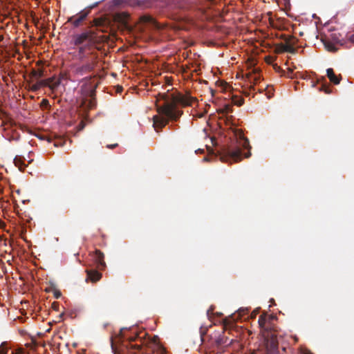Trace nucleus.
Listing matches in <instances>:
<instances>
[{
  "instance_id": "nucleus-1",
  "label": "nucleus",
  "mask_w": 354,
  "mask_h": 354,
  "mask_svg": "<svg viewBox=\"0 0 354 354\" xmlns=\"http://www.w3.org/2000/svg\"><path fill=\"white\" fill-rule=\"evenodd\" d=\"M158 96V101H163V104H156L158 115L153 117V127L157 132L159 129L165 127L169 120H176L181 115L182 112L176 109V104L190 106L194 101V98L188 95L160 93Z\"/></svg>"
},
{
  "instance_id": "nucleus-2",
  "label": "nucleus",
  "mask_w": 354,
  "mask_h": 354,
  "mask_svg": "<svg viewBox=\"0 0 354 354\" xmlns=\"http://www.w3.org/2000/svg\"><path fill=\"white\" fill-rule=\"evenodd\" d=\"M250 149L249 140L240 129L234 128L231 131L230 142L223 147L220 158L223 162H239L250 156Z\"/></svg>"
},
{
  "instance_id": "nucleus-3",
  "label": "nucleus",
  "mask_w": 354,
  "mask_h": 354,
  "mask_svg": "<svg viewBox=\"0 0 354 354\" xmlns=\"http://www.w3.org/2000/svg\"><path fill=\"white\" fill-rule=\"evenodd\" d=\"M72 41L76 46V57L79 61L84 62L92 55H95L97 57V55L95 52L97 39L93 32L85 31L75 35L73 37Z\"/></svg>"
},
{
  "instance_id": "nucleus-4",
  "label": "nucleus",
  "mask_w": 354,
  "mask_h": 354,
  "mask_svg": "<svg viewBox=\"0 0 354 354\" xmlns=\"http://www.w3.org/2000/svg\"><path fill=\"white\" fill-rule=\"evenodd\" d=\"M97 59L95 55L87 58L84 62H82L84 63L82 65L75 67V73L79 75H84L92 71L95 66Z\"/></svg>"
},
{
  "instance_id": "nucleus-5",
  "label": "nucleus",
  "mask_w": 354,
  "mask_h": 354,
  "mask_svg": "<svg viewBox=\"0 0 354 354\" xmlns=\"http://www.w3.org/2000/svg\"><path fill=\"white\" fill-rule=\"evenodd\" d=\"M100 1H97L93 4L88 6V10H81L76 16H72L68 17V22L72 23L74 27H78L80 24L86 18L91 9L96 7Z\"/></svg>"
},
{
  "instance_id": "nucleus-6",
  "label": "nucleus",
  "mask_w": 354,
  "mask_h": 354,
  "mask_svg": "<svg viewBox=\"0 0 354 354\" xmlns=\"http://www.w3.org/2000/svg\"><path fill=\"white\" fill-rule=\"evenodd\" d=\"M331 39L330 38L326 37L322 39V41L325 46V48L330 52H335L337 48L335 47L336 44L339 43V40L337 38L335 34H332Z\"/></svg>"
},
{
  "instance_id": "nucleus-7",
  "label": "nucleus",
  "mask_w": 354,
  "mask_h": 354,
  "mask_svg": "<svg viewBox=\"0 0 354 354\" xmlns=\"http://www.w3.org/2000/svg\"><path fill=\"white\" fill-rule=\"evenodd\" d=\"M93 259L95 261L98 269H104L106 267V263L104 261V254L100 250H96L93 254Z\"/></svg>"
},
{
  "instance_id": "nucleus-8",
  "label": "nucleus",
  "mask_w": 354,
  "mask_h": 354,
  "mask_svg": "<svg viewBox=\"0 0 354 354\" xmlns=\"http://www.w3.org/2000/svg\"><path fill=\"white\" fill-rule=\"evenodd\" d=\"M127 330V328H122L118 334L117 335V337L120 339V340H122V339H127L129 342H133L134 340L136 339V338H140L139 335L136 333V332H133V335H127L124 331Z\"/></svg>"
},
{
  "instance_id": "nucleus-9",
  "label": "nucleus",
  "mask_w": 354,
  "mask_h": 354,
  "mask_svg": "<svg viewBox=\"0 0 354 354\" xmlns=\"http://www.w3.org/2000/svg\"><path fill=\"white\" fill-rule=\"evenodd\" d=\"M165 5L169 8H184L185 6V0H165Z\"/></svg>"
},
{
  "instance_id": "nucleus-10",
  "label": "nucleus",
  "mask_w": 354,
  "mask_h": 354,
  "mask_svg": "<svg viewBox=\"0 0 354 354\" xmlns=\"http://www.w3.org/2000/svg\"><path fill=\"white\" fill-rule=\"evenodd\" d=\"M144 21L146 25L149 26L151 28L159 29L160 28V24L156 21L152 17L147 16L144 17Z\"/></svg>"
},
{
  "instance_id": "nucleus-11",
  "label": "nucleus",
  "mask_w": 354,
  "mask_h": 354,
  "mask_svg": "<svg viewBox=\"0 0 354 354\" xmlns=\"http://www.w3.org/2000/svg\"><path fill=\"white\" fill-rule=\"evenodd\" d=\"M326 75L329 78L330 81L335 84H338L340 82V79L336 76L334 73L333 68H328L326 70Z\"/></svg>"
},
{
  "instance_id": "nucleus-12",
  "label": "nucleus",
  "mask_w": 354,
  "mask_h": 354,
  "mask_svg": "<svg viewBox=\"0 0 354 354\" xmlns=\"http://www.w3.org/2000/svg\"><path fill=\"white\" fill-rule=\"evenodd\" d=\"M88 277L93 282L97 281L102 277V274L96 270L87 271Z\"/></svg>"
},
{
  "instance_id": "nucleus-13",
  "label": "nucleus",
  "mask_w": 354,
  "mask_h": 354,
  "mask_svg": "<svg viewBox=\"0 0 354 354\" xmlns=\"http://www.w3.org/2000/svg\"><path fill=\"white\" fill-rule=\"evenodd\" d=\"M4 136L9 141H12V140L17 141L19 140V134L18 133L14 132V131L11 132V131H6L5 132Z\"/></svg>"
},
{
  "instance_id": "nucleus-14",
  "label": "nucleus",
  "mask_w": 354,
  "mask_h": 354,
  "mask_svg": "<svg viewBox=\"0 0 354 354\" xmlns=\"http://www.w3.org/2000/svg\"><path fill=\"white\" fill-rule=\"evenodd\" d=\"M49 88L52 91H55L57 88V87L61 84V79H56L55 77H50L49 78Z\"/></svg>"
},
{
  "instance_id": "nucleus-15",
  "label": "nucleus",
  "mask_w": 354,
  "mask_h": 354,
  "mask_svg": "<svg viewBox=\"0 0 354 354\" xmlns=\"http://www.w3.org/2000/svg\"><path fill=\"white\" fill-rule=\"evenodd\" d=\"M15 165L19 168L20 170H23V167H26V165H25L23 161L21 160V158H19L17 157H15L14 159Z\"/></svg>"
},
{
  "instance_id": "nucleus-16",
  "label": "nucleus",
  "mask_w": 354,
  "mask_h": 354,
  "mask_svg": "<svg viewBox=\"0 0 354 354\" xmlns=\"http://www.w3.org/2000/svg\"><path fill=\"white\" fill-rule=\"evenodd\" d=\"M232 102L234 105L239 106L243 104V99L237 96H234L232 98Z\"/></svg>"
},
{
  "instance_id": "nucleus-17",
  "label": "nucleus",
  "mask_w": 354,
  "mask_h": 354,
  "mask_svg": "<svg viewBox=\"0 0 354 354\" xmlns=\"http://www.w3.org/2000/svg\"><path fill=\"white\" fill-rule=\"evenodd\" d=\"M284 50L287 52L295 53V48L293 47V46L290 44V41H288L284 47Z\"/></svg>"
},
{
  "instance_id": "nucleus-18",
  "label": "nucleus",
  "mask_w": 354,
  "mask_h": 354,
  "mask_svg": "<svg viewBox=\"0 0 354 354\" xmlns=\"http://www.w3.org/2000/svg\"><path fill=\"white\" fill-rule=\"evenodd\" d=\"M37 82H38L40 88L42 86H48L49 87V82H50L49 78L46 79V80H39V81H37Z\"/></svg>"
},
{
  "instance_id": "nucleus-19",
  "label": "nucleus",
  "mask_w": 354,
  "mask_h": 354,
  "mask_svg": "<svg viewBox=\"0 0 354 354\" xmlns=\"http://www.w3.org/2000/svg\"><path fill=\"white\" fill-rule=\"evenodd\" d=\"M37 137L39 140H46L48 142H50L52 141V139L50 138L47 137L45 135H37Z\"/></svg>"
},
{
  "instance_id": "nucleus-20",
  "label": "nucleus",
  "mask_w": 354,
  "mask_h": 354,
  "mask_svg": "<svg viewBox=\"0 0 354 354\" xmlns=\"http://www.w3.org/2000/svg\"><path fill=\"white\" fill-rule=\"evenodd\" d=\"M0 354H8V350L3 348H0ZM11 354H21V353L19 351H12Z\"/></svg>"
},
{
  "instance_id": "nucleus-21",
  "label": "nucleus",
  "mask_w": 354,
  "mask_h": 354,
  "mask_svg": "<svg viewBox=\"0 0 354 354\" xmlns=\"http://www.w3.org/2000/svg\"><path fill=\"white\" fill-rule=\"evenodd\" d=\"M259 325L261 326H263L266 322V317L264 315H261L259 319V321H258Z\"/></svg>"
},
{
  "instance_id": "nucleus-22",
  "label": "nucleus",
  "mask_w": 354,
  "mask_h": 354,
  "mask_svg": "<svg viewBox=\"0 0 354 354\" xmlns=\"http://www.w3.org/2000/svg\"><path fill=\"white\" fill-rule=\"evenodd\" d=\"M271 348L273 351H275L277 348V344L276 340L272 337V341H271Z\"/></svg>"
},
{
  "instance_id": "nucleus-23",
  "label": "nucleus",
  "mask_w": 354,
  "mask_h": 354,
  "mask_svg": "<svg viewBox=\"0 0 354 354\" xmlns=\"http://www.w3.org/2000/svg\"><path fill=\"white\" fill-rule=\"evenodd\" d=\"M320 90L322 91H324L326 93H330L331 92V90L328 87V86H326L325 85H323L322 86V88H320Z\"/></svg>"
},
{
  "instance_id": "nucleus-24",
  "label": "nucleus",
  "mask_w": 354,
  "mask_h": 354,
  "mask_svg": "<svg viewBox=\"0 0 354 354\" xmlns=\"http://www.w3.org/2000/svg\"><path fill=\"white\" fill-rule=\"evenodd\" d=\"M39 88H40V86H39V85L37 82L32 86V89L33 91H37Z\"/></svg>"
},
{
  "instance_id": "nucleus-25",
  "label": "nucleus",
  "mask_w": 354,
  "mask_h": 354,
  "mask_svg": "<svg viewBox=\"0 0 354 354\" xmlns=\"http://www.w3.org/2000/svg\"><path fill=\"white\" fill-rule=\"evenodd\" d=\"M85 125L86 124L84 121H82L78 125V131H82L84 128Z\"/></svg>"
},
{
  "instance_id": "nucleus-26",
  "label": "nucleus",
  "mask_w": 354,
  "mask_h": 354,
  "mask_svg": "<svg viewBox=\"0 0 354 354\" xmlns=\"http://www.w3.org/2000/svg\"><path fill=\"white\" fill-rule=\"evenodd\" d=\"M54 296L55 298L58 299L61 297V292L59 291L56 290L54 292Z\"/></svg>"
},
{
  "instance_id": "nucleus-27",
  "label": "nucleus",
  "mask_w": 354,
  "mask_h": 354,
  "mask_svg": "<svg viewBox=\"0 0 354 354\" xmlns=\"http://www.w3.org/2000/svg\"><path fill=\"white\" fill-rule=\"evenodd\" d=\"M246 311H248V308H240L239 309L238 312L239 314L245 313Z\"/></svg>"
},
{
  "instance_id": "nucleus-28",
  "label": "nucleus",
  "mask_w": 354,
  "mask_h": 354,
  "mask_svg": "<svg viewBox=\"0 0 354 354\" xmlns=\"http://www.w3.org/2000/svg\"><path fill=\"white\" fill-rule=\"evenodd\" d=\"M115 146H117V144L110 145H107V147L112 149V148L115 147Z\"/></svg>"
},
{
  "instance_id": "nucleus-29",
  "label": "nucleus",
  "mask_w": 354,
  "mask_h": 354,
  "mask_svg": "<svg viewBox=\"0 0 354 354\" xmlns=\"http://www.w3.org/2000/svg\"><path fill=\"white\" fill-rule=\"evenodd\" d=\"M350 40L352 41V42H354V34L351 35L350 36Z\"/></svg>"
},
{
  "instance_id": "nucleus-30",
  "label": "nucleus",
  "mask_w": 354,
  "mask_h": 354,
  "mask_svg": "<svg viewBox=\"0 0 354 354\" xmlns=\"http://www.w3.org/2000/svg\"><path fill=\"white\" fill-rule=\"evenodd\" d=\"M212 310V308H209V309L207 310V314L208 316L210 315V313H211Z\"/></svg>"
},
{
  "instance_id": "nucleus-31",
  "label": "nucleus",
  "mask_w": 354,
  "mask_h": 354,
  "mask_svg": "<svg viewBox=\"0 0 354 354\" xmlns=\"http://www.w3.org/2000/svg\"><path fill=\"white\" fill-rule=\"evenodd\" d=\"M42 102H43L44 104H48V103L47 100H43Z\"/></svg>"
},
{
  "instance_id": "nucleus-32",
  "label": "nucleus",
  "mask_w": 354,
  "mask_h": 354,
  "mask_svg": "<svg viewBox=\"0 0 354 354\" xmlns=\"http://www.w3.org/2000/svg\"><path fill=\"white\" fill-rule=\"evenodd\" d=\"M35 76L41 77V74H40V73L39 74L38 73L35 72Z\"/></svg>"
},
{
  "instance_id": "nucleus-33",
  "label": "nucleus",
  "mask_w": 354,
  "mask_h": 354,
  "mask_svg": "<svg viewBox=\"0 0 354 354\" xmlns=\"http://www.w3.org/2000/svg\"><path fill=\"white\" fill-rule=\"evenodd\" d=\"M198 151H201V152H203V149H198L197 150L195 151L196 153H197Z\"/></svg>"
},
{
  "instance_id": "nucleus-34",
  "label": "nucleus",
  "mask_w": 354,
  "mask_h": 354,
  "mask_svg": "<svg viewBox=\"0 0 354 354\" xmlns=\"http://www.w3.org/2000/svg\"><path fill=\"white\" fill-rule=\"evenodd\" d=\"M203 161H209L208 158H207V157H205V158H203Z\"/></svg>"
},
{
  "instance_id": "nucleus-35",
  "label": "nucleus",
  "mask_w": 354,
  "mask_h": 354,
  "mask_svg": "<svg viewBox=\"0 0 354 354\" xmlns=\"http://www.w3.org/2000/svg\"><path fill=\"white\" fill-rule=\"evenodd\" d=\"M92 106H93V104H92V102H91V101H90V102H89V106H90V108H91V107H92Z\"/></svg>"
},
{
  "instance_id": "nucleus-36",
  "label": "nucleus",
  "mask_w": 354,
  "mask_h": 354,
  "mask_svg": "<svg viewBox=\"0 0 354 354\" xmlns=\"http://www.w3.org/2000/svg\"><path fill=\"white\" fill-rule=\"evenodd\" d=\"M3 37L2 35H0V42L3 40Z\"/></svg>"
},
{
  "instance_id": "nucleus-37",
  "label": "nucleus",
  "mask_w": 354,
  "mask_h": 354,
  "mask_svg": "<svg viewBox=\"0 0 354 354\" xmlns=\"http://www.w3.org/2000/svg\"><path fill=\"white\" fill-rule=\"evenodd\" d=\"M259 313V309H257V311L255 312V315H256L257 313Z\"/></svg>"
},
{
  "instance_id": "nucleus-38",
  "label": "nucleus",
  "mask_w": 354,
  "mask_h": 354,
  "mask_svg": "<svg viewBox=\"0 0 354 354\" xmlns=\"http://www.w3.org/2000/svg\"><path fill=\"white\" fill-rule=\"evenodd\" d=\"M113 340L111 339V346L113 347Z\"/></svg>"
},
{
  "instance_id": "nucleus-39",
  "label": "nucleus",
  "mask_w": 354,
  "mask_h": 354,
  "mask_svg": "<svg viewBox=\"0 0 354 354\" xmlns=\"http://www.w3.org/2000/svg\"><path fill=\"white\" fill-rule=\"evenodd\" d=\"M308 354H312V353H308Z\"/></svg>"
}]
</instances>
